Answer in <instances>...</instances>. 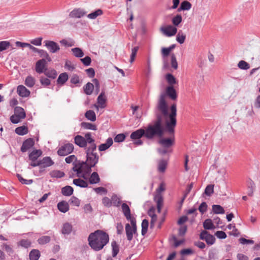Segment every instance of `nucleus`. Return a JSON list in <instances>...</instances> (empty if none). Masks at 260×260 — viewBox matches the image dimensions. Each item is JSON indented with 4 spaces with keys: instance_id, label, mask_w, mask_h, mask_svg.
<instances>
[{
    "instance_id": "18",
    "label": "nucleus",
    "mask_w": 260,
    "mask_h": 260,
    "mask_svg": "<svg viewBox=\"0 0 260 260\" xmlns=\"http://www.w3.org/2000/svg\"><path fill=\"white\" fill-rule=\"evenodd\" d=\"M125 231L127 239L128 241H131L133 238V234H135L137 230H134L128 223L125 225Z\"/></svg>"
},
{
    "instance_id": "47",
    "label": "nucleus",
    "mask_w": 260,
    "mask_h": 260,
    "mask_svg": "<svg viewBox=\"0 0 260 260\" xmlns=\"http://www.w3.org/2000/svg\"><path fill=\"white\" fill-rule=\"evenodd\" d=\"M64 173L59 170H54L50 172V175L52 177L62 178L64 176Z\"/></svg>"
},
{
    "instance_id": "51",
    "label": "nucleus",
    "mask_w": 260,
    "mask_h": 260,
    "mask_svg": "<svg viewBox=\"0 0 260 260\" xmlns=\"http://www.w3.org/2000/svg\"><path fill=\"white\" fill-rule=\"evenodd\" d=\"M214 192V185H208L204 191V193L207 196H211Z\"/></svg>"
},
{
    "instance_id": "57",
    "label": "nucleus",
    "mask_w": 260,
    "mask_h": 260,
    "mask_svg": "<svg viewBox=\"0 0 260 260\" xmlns=\"http://www.w3.org/2000/svg\"><path fill=\"white\" fill-rule=\"evenodd\" d=\"M17 177L19 180V181L22 184H30L33 182V180L32 179L27 180L24 179L21 175L17 174Z\"/></svg>"
},
{
    "instance_id": "59",
    "label": "nucleus",
    "mask_w": 260,
    "mask_h": 260,
    "mask_svg": "<svg viewBox=\"0 0 260 260\" xmlns=\"http://www.w3.org/2000/svg\"><path fill=\"white\" fill-rule=\"evenodd\" d=\"M138 50H139L138 46L135 47L132 49V53L131 55V58H130V61H129L131 63L133 62V61L135 60V57H136V56L137 55V53Z\"/></svg>"
},
{
    "instance_id": "26",
    "label": "nucleus",
    "mask_w": 260,
    "mask_h": 260,
    "mask_svg": "<svg viewBox=\"0 0 260 260\" xmlns=\"http://www.w3.org/2000/svg\"><path fill=\"white\" fill-rule=\"evenodd\" d=\"M41 256L40 252L38 249H32L29 254L30 260H38Z\"/></svg>"
},
{
    "instance_id": "16",
    "label": "nucleus",
    "mask_w": 260,
    "mask_h": 260,
    "mask_svg": "<svg viewBox=\"0 0 260 260\" xmlns=\"http://www.w3.org/2000/svg\"><path fill=\"white\" fill-rule=\"evenodd\" d=\"M85 166L84 161H79L77 163L74 164V166L73 168V170L77 173L78 177H80V174L83 171V167Z\"/></svg>"
},
{
    "instance_id": "9",
    "label": "nucleus",
    "mask_w": 260,
    "mask_h": 260,
    "mask_svg": "<svg viewBox=\"0 0 260 260\" xmlns=\"http://www.w3.org/2000/svg\"><path fill=\"white\" fill-rule=\"evenodd\" d=\"M47 61L45 58L38 60L36 63L35 71L38 74L43 73L47 69Z\"/></svg>"
},
{
    "instance_id": "40",
    "label": "nucleus",
    "mask_w": 260,
    "mask_h": 260,
    "mask_svg": "<svg viewBox=\"0 0 260 260\" xmlns=\"http://www.w3.org/2000/svg\"><path fill=\"white\" fill-rule=\"evenodd\" d=\"M31 242L28 239H22L18 243V246L27 248L31 246Z\"/></svg>"
},
{
    "instance_id": "36",
    "label": "nucleus",
    "mask_w": 260,
    "mask_h": 260,
    "mask_svg": "<svg viewBox=\"0 0 260 260\" xmlns=\"http://www.w3.org/2000/svg\"><path fill=\"white\" fill-rule=\"evenodd\" d=\"M255 188V184L254 182L251 179L249 180V182L248 183V188H247V194L249 196H252L254 189Z\"/></svg>"
},
{
    "instance_id": "46",
    "label": "nucleus",
    "mask_w": 260,
    "mask_h": 260,
    "mask_svg": "<svg viewBox=\"0 0 260 260\" xmlns=\"http://www.w3.org/2000/svg\"><path fill=\"white\" fill-rule=\"evenodd\" d=\"M81 126L85 129H91V130H96V126L93 124L83 122L81 123Z\"/></svg>"
},
{
    "instance_id": "23",
    "label": "nucleus",
    "mask_w": 260,
    "mask_h": 260,
    "mask_svg": "<svg viewBox=\"0 0 260 260\" xmlns=\"http://www.w3.org/2000/svg\"><path fill=\"white\" fill-rule=\"evenodd\" d=\"M58 209L62 213H66L69 210L68 203L64 201L60 202L57 204Z\"/></svg>"
},
{
    "instance_id": "50",
    "label": "nucleus",
    "mask_w": 260,
    "mask_h": 260,
    "mask_svg": "<svg viewBox=\"0 0 260 260\" xmlns=\"http://www.w3.org/2000/svg\"><path fill=\"white\" fill-rule=\"evenodd\" d=\"M238 67L241 70H248L250 68V65L244 60H240L238 63Z\"/></svg>"
},
{
    "instance_id": "30",
    "label": "nucleus",
    "mask_w": 260,
    "mask_h": 260,
    "mask_svg": "<svg viewBox=\"0 0 260 260\" xmlns=\"http://www.w3.org/2000/svg\"><path fill=\"white\" fill-rule=\"evenodd\" d=\"M73 188L70 186H66L61 188V193L64 196H70L73 193Z\"/></svg>"
},
{
    "instance_id": "5",
    "label": "nucleus",
    "mask_w": 260,
    "mask_h": 260,
    "mask_svg": "<svg viewBox=\"0 0 260 260\" xmlns=\"http://www.w3.org/2000/svg\"><path fill=\"white\" fill-rule=\"evenodd\" d=\"M74 143L76 145L81 148H85V149L88 146L95 144V140L92 138L90 133L85 134L84 137L81 135H77L74 138Z\"/></svg>"
},
{
    "instance_id": "52",
    "label": "nucleus",
    "mask_w": 260,
    "mask_h": 260,
    "mask_svg": "<svg viewBox=\"0 0 260 260\" xmlns=\"http://www.w3.org/2000/svg\"><path fill=\"white\" fill-rule=\"evenodd\" d=\"M167 161L164 160L162 159L160 160L158 162V171L160 172H165L166 167H167Z\"/></svg>"
},
{
    "instance_id": "37",
    "label": "nucleus",
    "mask_w": 260,
    "mask_h": 260,
    "mask_svg": "<svg viewBox=\"0 0 260 260\" xmlns=\"http://www.w3.org/2000/svg\"><path fill=\"white\" fill-rule=\"evenodd\" d=\"M94 88V86L93 84L88 82L84 86V92L87 95H90L93 91Z\"/></svg>"
},
{
    "instance_id": "13",
    "label": "nucleus",
    "mask_w": 260,
    "mask_h": 260,
    "mask_svg": "<svg viewBox=\"0 0 260 260\" xmlns=\"http://www.w3.org/2000/svg\"><path fill=\"white\" fill-rule=\"evenodd\" d=\"M143 136L146 137V129L140 128L133 132L131 135V138L133 140L140 139Z\"/></svg>"
},
{
    "instance_id": "33",
    "label": "nucleus",
    "mask_w": 260,
    "mask_h": 260,
    "mask_svg": "<svg viewBox=\"0 0 260 260\" xmlns=\"http://www.w3.org/2000/svg\"><path fill=\"white\" fill-rule=\"evenodd\" d=\"M203 227L205 230H213L215 229L212 221L211 219H207L203 222Z\"/></svg>"
},
{
    "instance_id": "48",
    "label": "nucleus",
    "mask_w": 260,
    "mask_h": 260,
    "mask_svg": "<svg viewBox=\"0 0 260 260\" xmlns=\"http://www.w3.org/2000/svg\"><path fill=\"white\" fill-rule=\"evenodd\" d=\"M148 225H149V222L147 219H145L142 221V222L141 224V226H142L141 233H142V235L144 236L146 234V233L147 232V230H148Z\"/></svg>"
},
{
    "instance_id": "7",
    "label": "nucleus",
    "mask_w": 260,
    "mask_h": 260,
    "mask_svg": "<svg viewBox=\"0 0 260 260\" xmlns=\"http://www.w3.org/2000/svg\"><path fill=\"white\" fill-rule=\"evenodd\" d=\"M170 137L168 138H159L158 143L165 148H169L174 144L175 138L174 133L173 134H170Z\"/></svg>"
},
{
    "instance_id": "14",
    "label": "nucleus",
    "mask_w": 260,
    "mask_h": 260,
    "mask_svg": "<svg viewBox=\"0 0 260 260\" xmlns=\"http://www.w3.org/2000/svg\"><path fill=\"white\" fill-rule=\"evenodd\" d=\"M40 162L41 169L50 167L54 164V162L49 156L43 157L42 159L40 160Z\"/></svg>"
},
{
    "instance_id": "60",
    "label": "nucleus",
    "mask_w": 260,
    "mask_h": 260,
    "mask_svg": "<svg viewBox=\"0 0 260 260\" xmlns=\"http://www.w3.org/2000/svg\"><path fill=\"white\" fill-rule=\"evenodd\" d=\"M166 80L168 81V82L171 85L174 84L176 83V78L171 74H167Z\"/></svg>"
},
{
    "instance_id": "41",
    "label": "nucleus",
    "mask_w": 260,
    "mask_h": 260,
    "mask_svg": "<svg viewBox=\"0 0 260 260\" xmlns=\"http://www.w3.org/2000/svg\"><path fill=\"white\" fill-rule=\"evenodd\" d=\"M182 17L180 14H177L172 19V22L174 26L176 27L182 22Z\"/></svg>"
},
{
    "instance_id": "10",
    "label": "nucleus",
    "mask_w": 260,
    "mask_h": 260,
    "mask_svg": "<svg viewBox=\"0 0 260 260\" xmlns=\"http://www.w3.org/2000/svg\"><path fill=\"white\" fill-rule=\"evenodd\" d=\"M44 43L45 46L51 53H56L60 49L58 44L54 41L46 40Z\"/></svg>"
},
{
    "instance_id": "54",
    "label": "nucleus",
    "mask_w": 260,
    "mask_h": 260,
    "mask_svg": "<svg viewBox=\"0 0 260 260\" xmlns=\"http://www.w3.org/2000/svg\"><path fill=\"white\" fill-rule=\"evenodd\" d=\"M38 53L41 57H45L46 61L47 60L49 62L51 61V58L46 51L40 49Z\"/></svg>"
},
{
    "instance_id": "64",
    "label": "nucleus",
    "mask_w": 260,
    "mask_h": 260,
    "mask_svg": "<svg viewBox=\"0 0 260 260\" xmlns=\"http://www.w3.org/2000/svg\"><path fill=\"white\" fill-rule=\"evenodd\" d=\"M70 81L72 83L77 84L80 83L79 76L76 74H74L71 78Z\"/></svg>"
},
{
    "instance_id": "24",
    "label": "nucleus",
    "mask_w": 260,
    "mask_h": 260,
    "mask_svg": "<svg viewBox=\"0 0 260 260\" xmlns=\"http://www.w3.org/2000/svg\"><path fill=\"white\" fill-rule=\"evenodd\" d=\"M100 180V178L98 173L94 172L91 174L89 177V181L90 184H94L99 183Z\"/></svg>"
},
{
    "instance_id": "53",
    "label": "nucleus",
    "mask_w": 260,
    "mask_h": 260,
    "mask_svg": "<svg viewBox=\"0 0 260 260\" xmlns=\"http://www.w3.org/2000/svg\"><path fill=\"white\" fill-rule=\"evenodd\" d=\"M171 64L172 68L174 70H177L178 68V62L177 61L176 57L174 53L171 55Z\"/></svg>"
},
{
    "instance_id": "2",
    "label": "nucleus",
    "mask_w": 260,
    "mask_h": 260,
    "mask_svg": "<svg viewBox=\"0 0 260 260\" xmlns=\"http://www.w3.org/2000/svg\"><path fill=\"white\" fill-rule=\"evenodd\" d=\"M108 234L102 230H96L89 234L88 237L89 245L95 251L102 250L109 242Z\"/></svg>"
},
{
    "instance_id": "62",
    "label": "nucleus",
    "mask_w": 260,
    "mask_h": 260,
    "mask_svg": "<svg viewBox=\"0 0 260 260\" xmlns=\"http://www.w3.org/2000/svg\"><path fill=\"white\" fill-rule=\"evenodd\" d=\"M10 119L11 122L14 124L19 123L21 121V120L22 119L21 118H20L19 116H17L15 114L12 115L10 117Z\"/></svg>"
},
{
    "instance_id": "27",
    "label": "nucleus",
    "mask_w": 260,
    "mask_h": 260,
    "mask_svg": "<svg viewBox=\"0 0 260 260\" xmlns=\"http://www.w3.org/2000/svg\"><path fill=\"white\" fill-rule=\"evenodd\" d=\"M73 183L75 185L82 188H86L88 186V183L86 181L80 178L74 179Z\"/></svg>"
},
{
    "instance_id": "63",
    "label": "nucleus",
    "mask_w": 260,
    "mask_h": 260,
    "mask_svg": "<svg viewBox=\"0 0 260 260\" xmlns=\"http://www.w3.org/2000/svg\"><path fill=\"white\" fill-rule=\"evenodd\" d=\"M125 136L123 134H119L116 136L114 138L115 142H121L124 140Z\"/></svg>"
},
{
    "instance_id": "55",
    "label": "nucleus",
    "mask_w": 260,
    "mask_h": 260,
    "mask_svg": "<svg viewBox=\"0 0 260 260\" xmlns=\"http://www.w3.org/2000/svg\"><path fill=\"white\" fill-rule=\"evenodd\" d=\"M50 241V237L48 236H44L38 239V242L40 244L43 245L48 243Z\"/></svg>"
},
{
    "instance_id": "25",
    "label": "nucleus",
    "mask_w": 260,
    "mask_h": 260,
    "mask_svg": "<svg viewBox=\"0 0 260 260\" xmlns=\"http://www.w3.org/2000/svg\"><path fill=\"white\" fill-rule=\"evenodd\" d=\"M42 151L40 150H33L29 153V158L32 161H35L42 155Z\"/></svg>"
},
{
    "instance_id": "19",
    "label": "nucleus",
    "mask_w": 260,
    "mask_h": 260,
    "mask_svg": "<svg viewBox=\"0 0 260 260\" xmlns=\"http://www.w3.org/2000/svg\"><path fill=\"white\" fill-rule=\"evenodd\" d=\"M154 200L157 204V209L159 213L160 212L163 205V198L160 193H157L154 198Z\"/></svg>"
},
{
    "instance_id": "31",
    "label": "nucleus",
    "mask_w": 260,
    "mask_h": 260,
    "mask_svg": "<svg viewBox=\"0 0 260 260\" xmlns=\"http://www.w3.org/2000/svg\"><path fill=\"white\" fill-rule=\"evenodd\" d=\"M72 231V225L71 224L66 222L63 224L61 232L64 235H69Z\"/></svg>"
},
{
    "instance_id": "11",
    "label": "nucleus",
    "mask_w": 260,
    "mask_h": 260,
    "mask_svg": "<svg viewBox=\"0 0 260 260\" xmlns=\"http://www.w3.org/2000/svg\"><path fill=\"white\" fill-rule=\"evenodd\" d=\"M162 32L167 37H172L176 35L177 32V28L172 25H168L166 27L161 28Z\"/></svg>"
},
{
    "instance_id": "44",
    "label": "nucleus",
    "mask_w": 260,
    "mask_h": 260,
    "mask_svg": "<svg viewBox=\"0 0 260 260\" xmlns=\"http://www.w3.org/2000/svg\"><path fill=\"white\" fill-rule=\"evenodd\" d=\"M212 210L215 214H223L224 213V209L219 205H213L212 206Z\"/></svg>"
},
{
    "instance_id": "29",
    "label": "nucleus",
    "mask_w": 260,
    "mask_h": 260,
    "mask_svg": "<svg viewBox=\"0 0 260 260\" xmlns=\"http://www.w3.org/2000/svg\"><path fill=\"white\" fill-rule=\"evenodd\" d=\"M14 114L16 115L22 119H24L26 117V114L24 110L20 107H16L15 108Z\"/></svg>"
},
{
    "instance_id": "1",
    "label": "nucleus",
    "mask_w": 260,
    "mask_h": 260,
    "mask_svg": "<svg viewBox=\"0 0 260 260\" xmlns=\"http://www.w3.org/2000/svg\"><path fill=\"white\" fill-rule=\"evenodd\" d=\"M171 112L164 114L157 108L154 109L156 119L148 124L146 128V138L152 139L154 137L161 138L166 132L173 134L176 125V105L173 104L170 108Z\"/></svg>"
},
{
    "instance_id": "15",
    "label": "nucleus",
    "mask_w": 260,
    "mask_h": 260,
    "mask_svg": "<svg viewBox=\"0 0 260 260\" xmlns=\"http://www.w3.org/2000/svg\"><path fill=\"white\" fill-rule=\"evenodd\" d=\"M17 92L19 95L21 97H28L30 93V91L22 85L18 86Z\"/></svg>"
},
{
    "instance_id": "45",
    "label": "nucleus",
    "mask_w": 260,
    "mask_h": 260,
    "mask_svg": "<svg viewBox=\"0 0 260 260\" xmlns=\"http://www.w3.org/2000/svg\"><path fill=\"white\" fill-rule=\"evenodd\" d=\"M71 50L74 56L77 57H82L84 55L83 51L80 48H72Z\"/></svg>"
},
{
    "instance_id": "61",
    "label": "nucleus",
    "mask_w": 260,
    "mask_h": 260,
    "mask_svg": "<svg viewBox=\"0 0 260 260\" xmlns=\"http://www.w3.org/2000/svg\"><path fill=\"white\" fill-rule=\"evenodd\" d=\"M69 202L70 203V204H72L73 205L77 207L79 206L80 204V200L78 198L74 196L71 198V199L69 200Z\"/></svg>"
},
{
    "instance_id": "38",
    "label": "nucleus",
    "mask_w": 260,
    "mask_h": 260,
    "mask_svg": "<svg viewBox=\"0 0 260 260\" xmlns=\"http://www.w3.org/2000/svg\"><path fill=\"white\" fill-rule=\"evenodd\" d=\"M185 39V34H184L181 30H180L176 36L177 41L180 44H182L184 42Z\"/></svg>"
},
{
    "instance_id": "39",
    "label": "nucleus",
    "mask_w": 260,
    "mask_h": 260,
    "mask_svg": "<svg viewBox=\"0 0 260 260\" xmlns=\"http://www.w3.org/2000/svg\"><path fill=\"white\" fill-rule=\"evenodd\" d=\"M43 73L46 76L50 78L55 79L57 76V72L53 69L47 70V69Z\"/></svg>"
},
{
    "instance_id": "12",
    "label": "nucleus",
    "mask_w": 260,
    "mask_h": 260,
    "mask_svg": "<svg viewBox=\"0 0 260 260\" xmlns=\"http://www.w3.org/2000/svg\"><path fill=\"white\" fill-rule=\"evenodd\" d=\"M34 141L32 138L25 140L21 147V151L23 152L27 151L34 145Z\"/></svg>"
},
{
    "instance_id": "8",
    "label": "nucleus",
    "mask_w": 260,
    "mask_h": 260,
    "mask_svg": "<svg viewBox=\"0 0 260 260\" xmlns=\"http://www.w3.org/2000/svg\"><path fill=\"white\" fill-rule=\"evenodd\" d=\"M200 238L205 240L207 244L213 245L215 241V238L206 230L202 231L200 234Z\"/></svg>"
},
{
    "instance_id": "34",
    "label": "nucleus",
    "mask_w": 260,
    "mask_h": 260,
    "mask_svg": "<svg viewBox=\"0 0 260 260\" xmlns=\"http://www.w3.org/2000/svg\"><path fill=\"white\" fill-rule=\"evenodd\" d=\"M36 83V80L31 76H28L25 80V85L28 87H32Z\"/></svg>"
},
{
    "instance_id": "28",
    "label": "nucleus",
    "mask_w": 260,
    "mask_h": 260,
    "mask_svg": "<svg viewBox=\"0 0 260 260\" xmlns=\"http://www.w3.org/2000/svg\"><path fill=\"white\" fill-rule=\"evenodd\" d=\"M15 132L18 135L23 136L28 133V130L26 126L23 125L16 128Z\"/></svg>"
},
{
    "instance_id": "6",
    "label": "nucleus",
    "mask_w": 260,
    "mask_h": 260,
    "mask_svg": "<svg viewBox=\"0 0 260 260\" xmlns=\"http://www.w3.org/2000/svg\"><path fill=\"white\" fill-rule=\"evenodd\" d=\"M74 149L73 144L68 143L60 146L57 150V154L59 156H66L71 153Z\"/></svg>"
},
{
    "instance_id": "56",
    "label": "nucleus",
    "mask_w": 260,
    "mask_h": 260,
    "mask_svg": "<svg viewBox=\"0 0 260 260\" xmlns=\"http://www.w3.org/2000/svg\"><path fill=\"white\" fill-rule=\"evenodd\" d=\"M10 43L8 41H3L0 42V52L4 51L10 46Z\"/></svg>"
},
{
    "instance_id": "43",
    "label": "nucleus",
    "mask_w": 260,
    "mask_h": 260,
    "mask_svg": "<svg viewBox=\"0 0 260 260\" xmlns=\"http://www.w3.org/2000/svg\"><path fill=\"white\" fill-rule=\"evenodd\" d=\"M103 14V11L101 9H98L95 11L89 14L87 17L91 19H94L99 16Z\"/></svg>"
},
{
    "instance_id": "58",
    "label": "nucleus",
    "mask_w": 260,
    "mask_h": 260,
    "mask_svg": "<svg viewBox=\"0 0 260 260\" xmlns=\"http://www.w3.org/2000/svg\"><path fill=\"white\" fill-rule=\"evenodd\" d=\"M112 204L115 207H118L120 204V199L116 196L114 195L111 199Z\"/></svg>"
},
{
    "instance_id": "49",
    "label": "nucleus",
    "mask_w": 260,
    "mask_h": 260,
    "mask_svg": "<svg viewBox=\"0 0 260 260\" xmlns=\"http://www.w3.org/2000/svg\"><path fill=\"white\" fill-rule=\"evenodd\" d=\"M180 6L181 9H183V11H188L191 8V3L187 1H184L182 2H181Z\"/></svg>"
},
{
    "instance_id": "17",
    "label": "nucleus",
    "mask_w": 260,
    "mask_h": 260,
    "mask_svg": "<svg viewBox=\"0 0 260 260\" xmlns=\"http://www.w3.org/2000/svg\"><path fill=\"white\" fill-rule=\"evenodd\" d=\"M86 14V12L81 9H76L73 10L70 14V16L72 18H80L84 16Z\"/></svg>"
},
{
    "instance_id": "22",
    "label": "nucleus",
    "mask_w": 260,
    "mask_h": 260,
    "mask_svg": "<svg viewBox=\"0 0 260 260\" xmlns=\"http://www.w3.org/2000/svg\"><path fill=\"white\" fill-rule=\"evenodd\" d=\"M121 209L126 219H130L131 213L130 208L128 205H127L126 203H122L121 205Z\"/></svg>"
},
{
    "instance_id": "4",
    "label": "nucleus",
    "mask_w": 260,
    "mask_h": 260,
    "mask_svg": "<svg viewBox=\"0 0 260 260\" xmlns=\"http://www.w3.org/2000/svg\"><path fill=\"white\" fill-rule=\"evenodd\" d=\"M96 150V144L91 145H88L85 148V154L86 157V161H84L85 167H87V173L91 172V168L94 167L98 162L99 156L95 152Z\"/></svg>"
},
{
    "instance_id": "32",
    "label": "nucleus",
    "mask_w": 260,
    "mask_h": 260,
    "mask_svg": "<svg viewBox=\"0 0 260 260\" xmlns=\"http://www.w3.org/2000/svg\"><path fill=\"white\" fill-rule=\"evenodd\" d=\"M69 77L67 73H63L59 75L57 82L59 84H64L68 80Z\"/></svg>"
},
{
    "instance_id": "42",
    "label": "nucleus",
    "mask_w": 260,
    "mask_h": 260,
    "mask_svg": "<svg viewBox=\"0 0 260 260\" xmlns=\"http://www.w3.org/2000/svg\"><path fill=\"white\" fill-rule=\"evenodd\" d=\"M111 246L112 248V256L115 257L119 251V245L115 241H113L111 243Z\"/></svg>"
},
{
    "instance_id": "3",
    "label": "nucleus",
    "mask_w": 260,
    "mask_h": 260,
    "mask_svg": "<svg viewBox=\"0 0 260 260\" xmlns=\"http://www.w3.org/2000/svg\"><path fill=\"white\" fill-rule=\"evenodd\" d=\"M167 96L173 101L177 99V92L173 86L171 85L167 87L166 91L160 93L155 107V108L160 110L164 114L168 113V106L166 101Z\"/></svg>"
},
{
    "instance_id": "35",
    "label": "nucleus",
    "mask_w": 260,
    "mask_h": 260,
    "mask_svg": "<svg viewBox=\"0 0 260 260\" xmlns=\"http://www.w3.org/2000/svg\"><path fill=\"white\" fill-rule=\"evenodd\" d=\"M85 116L87 119L91 121H94L96 120L95 113L93 110L87 111L85 114Z\"/></svg>"
},
{
    "instance_id": "21",
    "label": "nucleus",
    "mask_w": 260,
    "mask_h": 260,
    "mask_svg": "<svg viewBox=\"0 0 260 260\" xmlns=\"http://www.w3.org/2000/svg\"><path fill=\"white\" fill-rule=\"evenodd\" d=\"M113 139L111 138H109L105 143L102 144L99 146V150L100 151H105L108 149L113 144Z\"/></svg>"
},
{
    "instance_id": "20",
    "label": "nucleus",
    "mask_w": 260,
    "mask_h": 260,
    "mask_svg": "<svg viewBox=\"0 0 260 260\" xmlns=\"http://www.w3.org/2000/svg\"><path fill=\"white\" fill-rule=\"evenodd\" d=\"M106 98L105 95V92L102 91L97 99V103L101 108L106 106Z\"/></svg>"
}]
</instances>
